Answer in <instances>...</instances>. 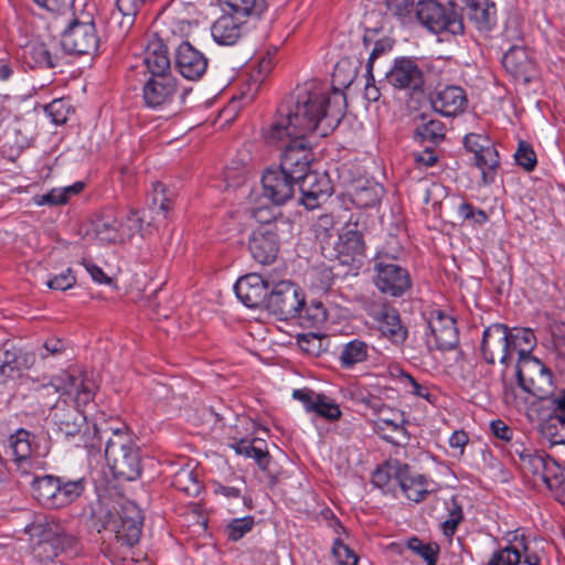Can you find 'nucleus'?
Masks as SVG:
<instances>
[{
    "label": "nucleus",
    "mask_w": 565,
    "mask_h": 565,
    "mask_svg": "<svg viewBox=\"0 0 565 565\" xmlns=\"http://www.w3.org/2000/svg\"><path fill=\"white\" fill-rule=\"evenodd\" d=\"M24 63L31 68H54L58 65V55L43 42H30L23 50Z\"/></svg>",
    "instance_id": "473e14b6"
},
{
    "label": "nucleus",
    "mask_w": 565,
    "mask_h": 565,
    "mask_svg": "<svg viewBox=\"0 0 565 565\" xmlns=\"http://www.w3.org/2000/svg\"><path fill=\"white\" fill-rule=\"evenodd\" d=\"M174 63L179 73L189 81L200 79L207 70V57L188 41L175 49Z\"/></svg>",
    "instance_id": "aec40b11"
},
{
    "label": "nucleus",
    "mask_w": 565,
    "mask_h": 565,
    "mask_svg": "<svg viewBox=\"0 0 565 565\" xmlns=\"http://www.w3.org/2000/svg\"><path fill=\"white\" fill-rule=\"evenodd\" d=\"M387 83L399 90H422L424 86V73L416 58L399 56L394 58L392 66L385 73Z\"/></svg>",
    "instance_id": "4468645a"
},
{
    "label": "nucleus",
    "mask_w": 565,
    "mask_h": 565,
    "mask_svg": "<svg viewBox=\"0 0 565 565\" xmlns=\"http://www.w3.org/2000/svg\"><path fill=\"white\" fill-rule=\"evenodd\" d=\"M153 207L158 205L157 213H162L166 218L169 211L171 210V201L166 196V188L162 183H157L153 186Z\"/></svg>",
    "instance_id": "774afa93"
},
{
    "label": "nucleus",
    "mask_w": 565,
    "mask_h": 565,
    "mask_svg": "<svg viewBox=\"0 0 565 565\" xmlns=\"http://www.w3.org/2000/svg\"><path fill=\"white\" fill-rule=\"evenodd\" d=\"M35 390L40 397L58 395L53 405L45 403L51 408L52 422L65 437L78 434L86 422L81 407L89 404L95 395L93 381L82 373L64 372Z\"/></svg>",
    "instance_id": "f03ea898"
},
{
    "label": "nucleus",
    "mask_w": 565,
    "mask_h": 565,
    "mask_svg": "<svg viewBox=\"0 0 565 565\" xmlns=\"http://www.w3.org/2000/svg\"><path fill=\"white\" fill-rule=\"evenodd\" d=\"M143 515L139 507L131 502H122L114 512H109L105 529L113 532L118 542L131 547L141 536Z\"/></svg>",
    "instance_id": "6e6552de"
},
{
    "label": "nucleus",
    "mask_w": 565,
    "mask_h": 565,
    "mask_svg": "<svg viewBox=\"0 0 565 565\" xmlns=\"http://www.w3.org/2000/svg\"><path fill=\"white\" fill-rule=\"evenodd\" d=\"M332 554L335 558V565H358L356 554L340 539L334 540Z\"/></svg>",
    "instance_id": "0e129e2a"
},
{
    "label": "nucleus",
    "mask_w": 565,
    "mask_h": 565,
    "mask_svg": "<svg viewBox=\"0 0 565 565\" xmlns=\"http://www.w3.org/2000/svg\"><path fill=\"white\" fill-rule=\"evenodd\" d=\"M467 94L460 86L449 85L438 89L431 98L433 108L446 117H455L466 109Z\"/></svg>",
    "instance_id": "bb28decb"
},
{
    "label": "nucleus",
    "mask_w": 565,
    "mask_h": 565,
    "mask_svg": "<svg viewBox=\"0 0 565 565\" xmlns=\"http://www.w3.org/2000/svg\"><path fill=\"white\" fill-rule=\"evenodd\" d=\"M401 469L397 483L407 500L419 503L434 491V482L426 476L414 471L407 463H403Z\"/></svg>",
    "instance_id": "a878e982"
},
{
    "label": "nucleus",
    "mask_w": 565,
    "mask_h": 565,
    "mask_svg": "<svg viewBox=\"0 0 565 565\" xmlns=\"http://www.w3.org/2000/svg\"><path fill=\"white\" fill-rule=\"evenodd\" d=\"M172 484L175 489L190 497H196L201 492V483L193 470L189 468L179 469L174 473Z\"/></svg>",
    "instance_id": "603ef678"
},
{
    "label": "nucleus",
    "mask_w": 565,
    "mask_h": 565,
    "mask_svg": "<svg viewBox=\"0 0 565 565\" xmlns=\"http://www.w3.org/2000/svg\"><path fill=\"white\" fill-rule=\"evenodd\" d=\"M414 2L415 0H385V7L388 13L402 23H407L413 18Z\"/></svg>",
    "instance_id": "052dcab7"
},
{
    "label": "nucleus",
    "mask_w": 565,
    "mask_h": 565,
    "mask_svg": "<svg viewBox=\"0 0 565 565\" xmlns=\"http://www.w3.org/2000/svg\"><path fill=\"white\" fill-rule=\"evenodd\" d=\"M371 347L361 339H352L343 343L339 349L338 362L343 370H353L364 363L370 355Z\"/></svg>",
    "instance_id": "72a5a7b5"
},
{
    "label": "nucleus",
    "mask_w": 565,
    "mask_h": 565,
    "mask_svg": "<svg viewBox=\"0 0 565 565\" xmlns=\"http://www.w3.org/2000/svg\"><path fill=\"white\" fill-rule=\"evenodd\" d=\"M376 29H367L363 36L364 46L369 49V46L372 45L365 66V72L367 75H371V72H373L375 60L382 55L388 54L394 45V41L390 36L383 35L376 39Z\"/></svg>",
    "instance_id": "ea45409f"
},
{
    "label": "nucleus",
    "mask_w": 565,
    "mask_h": 565,
    "mask_svg": "<svg viewBox=\"0 0 565 565\" xmlns=\"http://www.w3.org/2000/svg\"><path fill=\"white\" fill-rule=\"evenodd\" d=\"M520 534L513 533L512 539L508 540L505 546L499 547L492 552L487 563L483 565H518L522 562V554L519 545Z\"/></svg>",
    "instance_id": "79ce46f5"
},
{
    "label": "nucleus",
    "mask_w": 565,
    "mask_h": 565,
    "mask_svg": "<svg viewBox=\"0 0 565 565\" xmlns=\"http://www.w3.org/2000/svg\"><path fill=\"white\" fill-rule=\"evenodd\" d=\"M445 507L447 518L441 523V531L447 539L451 540L457 532L458 525L463 520V510L457 495H452L449 500L445 501Z\"/></svg>",
    "instance_id": "8fccbe9b"
},
{
    "label": "nucleus",
    "mask_w": 565,
    "mask_h": 565,
    "mask_svg": "<svg viewBox=\"0 0 565 565\" xmlns=\"http://www.w3.org/2000/svg\"><path fill=\"white\" fill-rule=\"evenodd\" d=\"M231 448L241 456L252 458L262 470L268 468L270 457L266 441L262 438H242L231 444Z\"/></svg>",
    "instance_id": "c9c22d12"
},
{
    "label": "nucleus",
    "mask_w": 565,
    "mask_h": 565,
    "mask_svg": "<svg viewBox=\"0 0 565 565\" xmlns=\"http://www.w3.org/2000/svg\"><path fill=\"white\" fill-rule=\"evenodd\" d=\"M335 248L340 254L351 257L363 255L365 245L362 233L358 228V223H349L347 225L344 231L338 237Z\"/></svg>",
    "instance_id": "58836bf2"
},
{
    "label": "nucleus",
    "mask_w": 565,
    "mask_h": 565,
    "mask_svg": "<svg viewBox=\"0 0 565 565\" xmlns=\"http://www.w3.org/2000/svg\"><path fill=\"white\" fill-rule=\"evenodd\" d=\"M405 417L404 414L399 411H393L388 408H381L380 415L375 420V429L377 431H386L391 430L398 438L395 439L393 436L384 435L383 438L387 441L399 444L402 440L407 441L409 439V435L405 428Z\"/></svg>",
    "instance_id": "7c9ffc66"
},
{
    "label": "nucleus",
    "mask_w": 565,
    "mask_h": 565,
    "mask_svg": "<svg viewBox=\"0 0 565 565\" xmlns=\"http://www.w3.org/2000/svg\"><path fill=\"white\" fill-rule=\"evenodd\" d=\"M296 319L303 328L320 329L324 326L328 313L321 301L312 300L308 305L305 302L300 316H297Z\"/></svg>",
    "instance_id": "09e8293b"
},
{
    "label": "nucleus",
    "mask_w": 565,
    "mask_h": 565,
    "mask_svg": "<svg viewBox=\"0 0 565 565\" xmlns=\"http://www.w3.org/2000/svg\"><path fill=\"white\" fill-rule=\"evenodd\" d=\"M546 471L540 478L546 487L554 493L555 498L565 503V468L554 459L548 462Z\"/></svg>",
    "instance_id": "a18cd8bd"
},
{
    "label": "nucleus",
    "mask_w": 565,
    "mask_h": 565,
    "mask_svg": "<svg viewBox=\"0 0 565 565\" xmlns=\"http://www.w3.org/2000/svg\"><path fill=\"white\" fill-rule=\"evenodd\" d=\"M292 398L300 402L307 413H315L327 420H338L342 415L340 406L332 398L312 390L296 388Z\"/></svg>",
    "instance_id": "412c9836"
},
{
    "label": "nucleus",
    "mask_w": 565,
    "mask_h": 565,
    "mask_svg": "<svg viewBox=\"0 0 565 565\" xmlns=\"http://www.w3.org/2000/svg\"><path fill=\"white\" fill-rule=\"evenodd\" d=\"M143 77L172 75L169 51L163 41L154 38L147 44L141 64L136 66Z\"/></svg>",
    "instance_id": "a211bd4d"
},
{
    "label": "nucleus",
    "mask_w": 565,
    "mask_h": 565,
    "mask_svg": "<svg viewBox=\"0 0 565 565\" xmlns=\"http://www.w3.org/2000/svg\"><path fill=\"white\" fill-rule=\"evenodd\" d=\"M249 252L259 264H270L276 259L279 246L275 228L259 226L249 236Z\"/></svg>",
    "instance_id": "393cba45"
},
{
    "label": "nucleus",
    "mask_w": 565,
    "mask_h": 565,
    "mask_svg": "<svg viewBox=\"0 0 565 565\" xmlns=\"http://www.w3.org/2000/svg\"><path fill=\"white\" fill-rule=\"evenodd\" d=\"M516 380L532 395L551 402L561 388H554L552 371L531 353L521 354L515 366Z\"/></svg>",
    "instance_id": "0eeeda50"
},
{
    "label": "nucleus",
    "mask_w": 565,
    "mask_h": 565,
    "mask_svg": "<svg viewBox=\"0 0 565 565\" xmlns=\"http://www.w3.org/2000/svg\"><path fill=\"white\" fill-rule=\"evenodd\" d=\"M236 297L248 308L266 307L268 282L258 274L252 273L241 277L234 285Z\"/></svg>",
    "instance_id": "4be33fe9"
},
{
    "label": "nucleus",
    "mask_w": 565,
    "mask_h": 565,
    "mask_svg": "<svg viewBox=\"0 0 565 565\" xmlns=\"http://www.w3.org/2000/svg\"><path fill=\"white\" fill-rule=\"evenodd\" d=\"M415 17L431 33H463L461 17L454 9L445 8L435 0H419L415 7Z\"/></svg>",
    "instance_id": "1a4fd4ad"
},
{
    "label": "nucleus",
    "mask_w": 565,
    "mask_h": 565,
    "mask_svg": "<svg viewBox=\"0 0 565 565\" xmlns=\"http://www.w3.org/2000/svg\"><path fill=\"white\" fill-rule=\"evenodd\" d=\"M244 23V19L223 12L211 26L212 38L220 45H234L243 34Z\"/></svg>",
    "instance_id": "c756f323"
},
{
    "label": "nucleus",
    "mask_w": 565,
    "mask_h": 565,
    "mask_svg": "<svg viewBox=\"0 0 565 565\" xmlns=\"http://www.w3.org/2000/svg\"><path fill=\"white\" fill-rule=\"evenodd\" d=\"M84 188L85 183L83 181H76L63 188H53L47 193L35 196L34 202L39 206L66 204L72 196L79 194Z\"/></svg>",
    "instance_id": "37998d69"
},
{
    "label": "nucleus",
    "mask_w": 565,
    "mask_h": 565,
    "mask_svg": "<svg viewBox=\"0 0 565 565\" xmlns=\"http://www.w3.org/2000/svg\"><path fill=\"white\" fill-rule=\"evenodd\" d=\"M32 358L18 349L0 351V384L14 379L22 370L28 369Z\"/></svg>",
    "instance_id": "f704fd0d"
},
{
    "label": "nucleus",
    "mask_w": 565,
    "mask_h": 565,
    "mask_svg": "<svg viewBox=\"0 0 565 565\" xmlns=\"http://www.w3.org/2000/svg\"><path fill=\"white\" fill-rule=\"evenodd\" d=\"M99 439L106 438L105 457L118 479L132 481L141 473L139 447L124 423L105 428L96 427Z\"/></svg>",
    "instance_id": "39448f33"
},
{
    "label": "nucleus",
    "mask_w": 565,
    "mask_h": 565,
    "mask_svg": "<svg viewBox=\"0 0 565 565\" xmlns=\"http://www.w3.org/2000/svg\"><path fill=\"white\" fill-rule=\"evenodd\" d=\"M403 462L398 460H387L383 465L379 466L372 475V483L374 487L385 490L394 478L398 480V472L402 470Z\"/></svg>",
    "instance_id": "3c124183"
},
{
    "label": "nucleus",
    "mask_w": 565,
    "mask_h": 565,
    "mask_svg": "<svg viewBox=\"0 0 565 565\" xmlns=\"http://www.w3.org/2000/svg\"><path fill=\"white\" fill-rule=\"evenodd\" d=\"M34 449V436L20 428L9 438V450L17 463L28 460Z\"/></svg>",
    "instance_id": "c03bdc74"
},
{
    "label": "nucleus",
    "mask_w": 565,
    "mask_h": 565,
    "mask_svg": "<svg viewBox=\"0 0 565 565\" xmlns=\"http://www.w3.org/2000/svg\"><path fill=\"white\" fill-rule=\"evenodd\" d=\"M281 170L280 168H269L262 177L264 196L274 205H282L290 200L295 192V186L300 188L301 181Z\"/></svg>",
    "instance_id": "f3484780"
},
{
    "label": "nucleus",
    "mask_w": 565,
    "mask_h": 565,
    "mask_svg": "<svg viewBox=\"0 0 565 565\" xmlns=\"http://www.w3.org/2000/svg\"><path fill=\"white\" fill-rule=\"evenodd\" d=\"M395 372L398 373L399 382L409 394L431 402V394L428 386L417 382L409 373H406L398 365H393L391 367V373L394 374Z\"/></svg>",
    "instance_id": "5fc2aeb1"
},
{
    "label": "nucleus",
    "mask_w": 565,
    "mask_h": 565,
    "mask_svg": "<svg viewBox=\"0 0 565 565\" xmlns=\"http://www.w3.org/2000/svg\"><path fill=\"white\" fill-rule=\"evenodd\" d=\"M55 531L50 526L47 531H43L42 540L34 547V554L42 561H52L66 546H71L74 541L72 535L64 533L57 524L54 525Z\"/></svg>",
    "instance_id": "c85d7f7f"
},
{
    "label": "nucleus",
    "mask_w": 565,
    "mask_h": 565,
    "mask_svg": "<svg viewBox=\"0 0 565 565\" xmlns=\"http://www.w3.org/2000/svg\"><path fill=\"white\" fill-rule=\"evenodd\" d=\"M503 393L502 398L507 406L516 411H523L527 407V396L531 395L523 385L516 380V383L509 382L502 374Z\"/></svg>",
    "instance_id": "de8ad7c7"
},
{
    "label": "nucleus",
    "mask_w": 565,
    "mask_h": 565,
    "mask_svg": "<svg viewBox=\"0 0 565 565\" xmlns=\"http://www.w3.org/2000/svg\"><path fill=\"white\" fill-rule=\"evenodd\" d=\"M62 46L65 52L88 55L97 51L99 36L94 19L83 13L75 17L62 33Z\"/></svg>",
    "instance_id": "9b49d317"
},
{
    "label": "nucleus",
    "mask_w": 565,
    "mask_h": 565,
    "mask_svg": "<svg viewBox=\"0 0 565 565\" xmlns=\"http://www.w3.org/2000/svg\"><path fill=\"white\" fill-rule=\"evenodd\" d=\"M86 479L44 475L32 481V494L44 508L61 509L75 502L86 489Z\"/></svg>",
    "instance_id": "423d86ee"
},
{
    "label": "nucleus",
    "mask_w": 565,
    "mask_h": 565,
    "mask_svg": "<svg viewBox=\"0 0 565 565\" xmlns=\"http://www.w3.org/2000/svg\"><path fill=\"white\" fill-rule=\"evenodd\" d=\"M505 71L515 79L529 83L535 71V62L525 47L512 46L502 57Z\"/></svg>",
    "instance_id": "cd10ccee"
},
{
    "label": "nucleus",
    "mask_w": 565,
    "mask_h": 565,
    "mask_svg": "<svg viewBox=\"0 0 565 565\" xmlns=\"http://www.w3.org/2000/svg\"><path fill=\"white\" fill-rule=\"evenodd\" d=\"M262 85V76H249L248 81L242 86L239 93L233 97V103L238 102L242 105L252 103Z\"/></svg>",
    "instance_id": "e2e57ef3"
},
{
    "label": "nucleus",
    "mask_w": 565,
    "mask_h": 565,
    "mask_svg": "<svg viewBox=\"0 0 565 565\" xmlns=\"http://www.w3.org/2000/svg\"><path fill=\"white\" fill-rule=\"evenodd\" d=\"M255 526V519L252 515L236 518L231 520L226 527L225 533L228 541L237 542L249 533Z\"/></svg>",
    "instance_id": "6e6d98bb"
},
{
    "label": "nucleus",
    "mask_w": 565,
    "mask_h": 565,
    "mask_svg": "<svg viewBox=\"0 0 565 565\" xmlns=\"http://www.w3.org/2000/svg\"><path fill=\"white\" fill-rule=\"evenodd\" d=\"M71 113H73L72 105L64 98L53 99L45 106V114L55 125L65 124Z\"/></svg>",
    "instance_id": "4d7b16f0"
},
{
    "label": "nucleus",
    "mask_w": 565,
    "mask_h": 565,
    "mask_svg": "<svg viewBox=\"0 0 565 565\" xmlns=\"http://www.w3.org/2000/svg\"><path fill=\"white\" fill-rule=\"evenodd\" d=\"M94 233L97 241L103 244L124 243L119 217L113 214H105L94 224Z\"/></svg>",
    "instance_id": "a19ab883"
},
{
    "label": "nucleus",
    "mask_w": 565,
    "mask_h": 565,
    "mask_svg": "<svg viewBox=\"0 0 565 565\" xmlns=\"http://www.w3.org/2000/svg\"><path fill=\"white\" fill-rule=\"evenodd\" d=\"M373 284L385 297L401 298L413 286L407 268L388 257H377L373 266Z\"/></svg>",
    "instance_id": "9d476101"
},
{
    "label": "nucleus",
    "mask_w": 565,
    "mask_h": 565,
    "mask_svg": "<svg viewBox=\"0 0 565 565\" xmlns=\"http://www.w3.org/2000/svg\"><path fill=\"white\" fill-rule=\"evenodd\" d=\"M547 406L551 414L541 424V434L552 446L565 445V388L557 391Z\"/></svg>",
    "instance_id": "6ab92c4d"
},
{
    "label": "nucleus",
    "mask_w": 565,
    "mask_h": 565,
    "mask_svg": "<svg viewBox=\"0 0 565 565\" xmlns=\"http://www.w3.org/2000/svg\"><path fill=\"white\" fill-rule=\"evenodd\" d=\"M407 545L409 550L423 557L427 565H436L439 553V546L437 544L423 543L419 539L412 537Z\"/></svg>",
    "instance_id": "bf43d9fd"
},
{
    "label": "nucleus",
    "mask_w": 565,
    "mask_h": 565,
    "mask_svg": "<svg viewBox=\"0 0 565 565\" xmlns=\"http://www.w3.org/2000/svg\"><path fill=\"white\" fill-rule=\"evenodd\" d=\"M221 10L237 19L260 18L267 10L266 0H218Z\"/></svg>",
    "instance_id": "e433bc0d"
},
{
    "label": "nucleus",
    "mask_w": 565,
    "mask_h": 565,
    "mask_svg": "<svg viewBox=\"0 0 565 565\" xmlns=\"http://www.w3.org/2000/svg\"><path fill=\"white\" fill-rule=\"evenodd\" d=\"M536 345V338L530 328H509L503 323H492L482 332L480 352L488 364L497 361L509 365L521 354L531 353Z\"/></svg>",
    "instance_id": "20e7f679"
},
{
    "label": "nucleus",
    "mask_w": 565,
    "mask_h": 565,
    "mask_svg": "<svg viewBox=\"0 0 565 565\" xmlns=\"http://www.w3.org/2000/svg\"><path fill=\"white\" fill-rule=\"evenodd\" d=\"M142 99L151 109H163L169 106L178 92V81L173 75L142 78Z\"/></svg>",
    "instance_id": "dca6fc26"
},
{
    "label": "nucleus",
    "mask_w": 565,
    "mask_h": 565,
    "mask_svg": "<svg viewBox=\"0 0 565 565\" xmlns=\"http://www.w3.org/2000/svg\"><path fill=\"white\" fill-rule=\"evenodd\" d=\"M303 305L302 289L290 280H281L270 290L265 308L280 320H292L300 316Z\"/></svg>",
    "instance_id": "f8f14e48"
},
{
    "label": "nucleus",
    "mask_w": 565,
    "mask_h": 565,
    "mask_svg": "<svg viewBox=\"0 0 565 565\" xmlns=\"http://www.w3.org/2000/svg\"><path fill=\"white\" fill-rule=\"evenodd\" d=\"M468 18L482 33L490 32L497 24V9L489 0H467Z\"/></svg>",
    "instance_id": "2f4dec72"
},
{
    "label": "nucleus",
    "mask_w": 565,
    "mask_h": 565,
    "mask_svg": "<svg viewBox=\"0 0 565 565\" xmlns=\"http://www.w3.org/2000/svg\"><path fill=\"white\" fill-rule=\"evenodd\" d=\"M383 188L379 183L366 182L355 186L350 193L351 202L359 209L373 207L380 203L383 196Z\"/></svg>",
    "instance_id": "49530a36"
},
{
    "label": "nucleus",
    "mask_w": 565,
    "mask_h": 565,
    "mask_svg": "<svg viewBox=\"0 0 565 565\" xmlns=\"http://www.w3.org/2000/svg\"><path fill=\"white\" fill-rule=\"evenodd\" d=\"M121 236L125 242L132 237L136 233L142 231V217L138 210L130 209L127 213L119 215Z\"/></svg>",
    "instance_id": "13d9d810"
},
{
    "label": "nucleus",
    "mask_w": 565,
    "mask_h": 565,
    "mask_svg": "<svg viewBox=\"0 0 565 565\" xmlns=\"http://www.w3.org/2000/svg\"><path fill=\"white\" fill-rule=\"evenodd\" d=\"M463 146L467 151L473 153L475 164L481 171L482 183H493L500 167V158L492 140L484 134L470 132L465 136Z\"/></svg>",
    "instance_id": "ddd939ff"
},
{
    "label": "nucleus",
    "mask_w": 565,
    "mask_h": 565,
    "mask_svg": "<svg viewBox=\"0 0 565 565\" xmlns=\"http://www.w3.org/2000/svg\"><path fill=\"white\" fill-rule=\"evenodd\" d=\"M373 320L380 335L392 344L402 345L406 341L408 331L403 324L397 309L383 306L373 315Z\"/></svg>",
    "instance_id": "b1692460"
},
{
    "label": "nucleus",
    "mask_w": 565,
    "mask_h": 565,
    "mask_svg": "<svg viewBox=\"0 0 565 565\" xmlns=\"http://www.w3.org/2000/svg\"><path fill=\"white\" fill-rule=\"evenodd\" d=\"M288 132L289 136H282L281 139H271L269 137V126H267L263 130V136L268 145L281 149L278 168L291 174V178L301 181L300 202L308 210H313L320 204V199L327 194V191L320 184H316L318 177L309 171L313 160L311 137L292 134V131Z\"/></svg>",
    "instance_id": "7ed1b4c3"
},
{
    "label": "nucleus",
    "mask_w": 565,
    "mask_h": 565,
    "mask_svg": "<svg viewBox=\"0 0 565 565\" xmlns=\"http://www.w3.org/2000/svg\"><path fill=\"white\" fill-rule=\"evenodd\" d=\"M508 451L524 475H532L539 480L553 460L545 451L536 449L522 438L512 441Z\"/></svg>",
    "instance_id": "2eb2a0df"
},
{
    "label": "nucleus",
    "mask_w": 565,
    "mask_h": 565,
    "mask_svg": "<svg viewBox=\"0 0 565 565\" xmlns=\"http://www.w3.org/2000/svg\"><path fill=\"white\" fill-rule=\"evenodd\" d=\"M430 337L428 344L434 341V347L440 351L454 349L459 342L456 321L441 311H434L429 320Z\"/></svg>",
    "instance_id": "5701e85b"
},
{
    "label": "nucleus",
    "mask_w": 565,
    "mask_h": 565,
    "mask_svg": "<svg viewBox=\"0 0 565 565\" xmlns=\"http://www.w3.org/2000/svg\"><path fill=\"white\" fill-rule=\"evenodd\" d=\"M345 96L341 89L308 81L295 87L278 105L269 126V137L302 134L326 137L340 124Z\"/></svg>",
    "instance_id": "f257e3e1"
},
{
    "label": "nucleus",
    "mask_w": 565,
    "mask_h": 565,
    "mask_svg": "<svg viewBox=\"0 0 565 565\" xmlns=\"http://www.w3.org/2000/svg\"><path fill=\"white\" fill-rule=\"evenodd\" d=\"M67 343L60 338L50 337L38 349V355L42 359L60 358L66 355Z\"/></svg>",
    "instance_id": "680f3d73"
},
{
    "label": "nucleus",
    "mask_w": 565,
    "mask_h": 565,
    "mask_svg": "<svg viewBox=\"0 0 565 565\" xmlns=\"http://www.w3.org/2000/svg\"><path fill=\"white\" fill-rule=\"evenodd\" d=\"M514 158L516 163L523 167L526 171H532L536 166V154L534 150L523 140L519 142Z\"/></svg>",
    "instance_id": "69168bd1"
},
{
    "label": "nucleus",
    "mask_w": 565,
    "mask_h": 565,
    "mask_svg": "<svg viewBox=\"0 0 565 565\" xmlns=\"http://www.w3.org/2000/svg\"><path fill=\"white\" fill-rule=\"evenodd\" d=\"M143 0H115L116 10L111 12L110 22L118 26L121 35H125L135 24L136 15Z\"/></svg>",
    "instance_id": "4c0bfd02"
},
{
    "label": "nucleus",
    "mask_w": 565,
    "mask_h": 565,
    "mask_svg": "<svg viewBox=\"0 0 565 565\" xmlns=\"http://www.w3.org/2000/svg\"><path fill=\"white\" fill-rule=\"evenodd\" d=\"M76 284V278L73 275L71 268L62 271L58 275L53 276L46 281V286L54 290H67Z\"/></svg>",
    "instance_id": "338daca9"
},
{
    "label": "nucleus",
    "mask_w": 565,
    "mask_h": 565,
    "mask_svg": "<svg viewBox=\"0 0 565 565\" xmlns=\"http://www.w3.org/2000/svg\"><path fill=\"white\" fill-rule=\"evenodd\" d=\"M416 131L423 140L438 142L445 138L446 127L440 120L429 119L423 115Z\"/></svg>",
    "instance_id": "864d4df0"
}]
</instances>
